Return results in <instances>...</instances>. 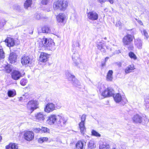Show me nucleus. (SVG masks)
Here are the masks:
<instances>
[{
	"instance_id": "obj_1",
	"label": "nucleus",
	"mask_w": 149,
	"mask_h": 149,
	"mask_svg": "<svg viewBox=\"0 0 149 149\" xmlns=\"http://www.w3.org/2000/svg\"><path fill=\"white\" fill-rule=\"evenodd\" d=\"M54 43L53 40L50 38H44L40 39L39 41V46L40 47H44L49 50L52 49Z\"/></svg>"
},
{
	"instance_id": "obj_2",
	"label": "nucleus",
	"mask_w": 149,
	"mask_h": 149,
	"mask_svg": "<svg viewBox=\"0 0 149 149\" xmlns=\"http://www.w3.org/2000/svg\"><path fill=\"white\" fill-rule=\"evenodd\" d=\"M66 76L67 78L69 81L71 82L72 84L74 86L79 87L80 83L79 80L76 79L74 76L72 75L70 71L67 70L66 72Z\"/></svg>"
},
{
	"instance_id": "obj_3",
	"label": "nucleus",
	"mask_w": 149,
	"mask_h": 149,
	"mask_svg": "<svg viewBox=\"0 0 149 149\" xmlns=\"http://www.w3.org/2000/svg\"><path fill=\"white\" fill-rule=\"evenodd\" d=\"M86 115L83 114L81 117V122L79 124V128L80 130L81 133L84 135L86 131V129L85 126V121L86 120Z\"/></svg>"
},
{
	"instance_id": "obj_4",
	"label": "nucleus",
	"mask_w": 149,
	"mask_h": 149,
	"mask_svg": "<svg viewBox=\"0 0 149 149\" xmlns=\"http://www.w3.org/2000/svg\"><path fill=\"white\" fill-rule=\"evenodd\" d=\"M113 98L115 101L117 103L121 102L122 104H123L126 103L127 102L125 96L121 95L120 93H118L115 95H113Z\"/></svg>"
},
{
	"instance_id": "obj_5",
	"label": "nucleus",
	"mask_w": 149,
	"mask_h": 149,
	"mask_svg": "<svg viewBox=\"0 0 149 149\" xmlns=\"http://www.w3.org/2000/svg\"><path fill=\"white\" fill-rule=\"evenodd\" d=\"M67 120V118L63 116L59 115L57 122V124L59 128L64 127Z\"/></svg>"
},
{
	"instance_id": "obj_6",
	"label": "nucleus",
	"mask_w": 149,
	"mask_h": 149,
	"mask_svg": "<svg viewBox=\"0 0 149 149\" xmlns=\"http://www.w3.org/2000/svg\"><path fill=\"white\" fill-rule=\"evenodd\" d=\"M87 17L91 21L97 20L99 18V14L95 11H90L87 13Z\"/></svg>"
},
{
	"instance_id": "obj_7",
	"label": "nucleus",
	"mask_w": 149,
	"mask_h": 149,
	"mask_svg": "<svg viewBox=\"0 0 149 149\" xmlns=\"http://www.w3.org/2000/svg\"><path fill=\"white\" fill-rule=\"evenodd\" d=\"M134 37L133 36L127 34L123 39V42L125 46L127 45L132 42Z\"/></svg>"
},
{
	"instance_id": "obj_8",
	"label": "nucleus",
	"mask_w": 149,
	"mask_h": 149,
	"mask_svg": "<svg viewBox=\"0 0 149 149\" xmlns=\"http://www.w3.org/2000/svg\"><path fill=\"white\" fill-rule=\"evenodd\" d=\"M114 91L111 88H107L104 90L102 93V95L104 97H110L113 95Z\"/></svg>"
},
{
	"instance_id": "obj_9",
	"label": "nucleus",
	"mask_w": 149,
	"mask_h": 149,
	"mask_svg": "<svg viewBox=\"0 0 149 149\" xmlns=\"http://www.w3.org/2000/svg\"><path fill=\"white\" fill-rule=\"evenodd\" d=\"M59 117V115H51L48 117V119L47 120V122L49 125H53L55 122L57 123Z\"/></svg>"
},
{
	"instance_id": "obj_10",
	"label": "nucleus",
	"mask_w": 149,
	"mask_h": 149,
	"mask_svg": "<svg viewBox=\"0 0 149 149\" xmlns=\"http://www.w3.org/2000/svg\"><path fill=\"white\" fill-rule=\"evenodd\" d=\"M73 52L72 56V59L74 65L77 66L81 62V59L79 58V55L77 52Z\"/></svg>"
},
{
	"instance_id": "obj_11",
	"label": "nucleus",
	"mask_w": 149,
	"mask_h": 149,
	"mask_svg": "<svg viewBox=\"0 0 149 149\" xmlns=\"http://www.w3.org/2000/svg\"><path fill=\"white\" fill-rule=\"evenodd\" d=\"M32 60L29 56L24 55L22 57L21 63L23 65H28L31 64Z\"/></svg>"
},
{
	"instance_id": "obj_12",
	"label": "nucleus",
	"mask_w": 149,
	"mask_h": 149,
	"mask_svg": "<svg viewBox=\"0 0 149 149\" xmlns=\"http://www.w3.org/2000/svg\"><path fill=\"white\" fill-rule=\"evenodd\" d=\"M24 137L26 140L28 141H30L33 139L34 134L32 131H26L24 134Z\"/></svg>"
},
{
	"instance_id": "obj_13",
	"label": "nucleus",
	"mask_w": 149,
	"mask_h": 149,
	"mask_svg": "<svg viewBox=\"0 0 149 149\" xmlns=\"http://www.w3.org/2000/svg\"><path fill=\"white\" fill-rule=\"evenodd\" d=\"M55 109V104L52 103H48L44 108L45 111L47 113L52 112Z\"/></svg>"
},
{
	"instance_id": "obj_14",
	"label": "nucleus",
	"mask_w": 149,
	"mask_h": 149,
	"mask_svg": "<svg viewBox=\"0 0 149 149\" xmlns=\"http://www.w3.org/2000/svg\"><path fill=\"white\" fill-rule=\"evenodd\" d=\"M65 15L63 13H60L56 16L57 22L59 23H63L66 19Z\"/></svg>"
},
{
	"instance_id": "obj_15",
	"label": "nucleus",
	"mask_w": 149,
	"mask_h": 149,
	"mask_svg": "<svg viewBox=\"0 0 149 149\" xmlns=\"http://www.w3.org/2000/svg\"><path fill=\"white\" fill-rule=\"evenodd\" d=\"M11 76L13 79L15 80H17L19 79L20 77L22 76V74L17 70L13 71L12 73Z\"/></svg>"
},
{
	"instance_id": "obj_16",
	"label": "nucleus",
	"mask_w": 149,
	"mask_h": 149,
	"mask_svg": "<svg viewBox=\"0 0 149 149\" xmlns=\"http://www.w3.org/2000/svg\"><path fill=\"white\" fill-rule=\"evenodd\" d=\"M104 44L105 42L102 40L100 42H97V49L103 53L105 52V50L104 48Z\"/></svg>"
},
{
	"instance_id": "obj_17",
	"label": "nucleus",
	"mask_w": 149,
	"mask_h": 149,
	"mask_svg": "<svg viewBox=\"0 0 149 149\" xmlns=\"http://www.w3.org/2000/svg\"><path fill=\"white\" fill-rule=\"evenodd\" d=\"M49 55L47 54L42 52L40 54L39 60L41 62H45L47 61Z\"/></svg>"
},
{
	"instance_id": "obj_18",
	"label": "nucleus",
	"mask_w": 149,
	"mask_h": 149,
	"mask_svg": "<svg viewBox=\"0 0 149 149\" xmlns=\"http://www.w3.org/2000/svg\"><path fill=\"white\" fill-rule=\"evenodd\" d=\"M17 56L13 52L10 53L9 57V61L10 63H13L16 61Z\"/></svg>"
},
{
	"instance_id": "obj_19",
	"label": "nucleus",
	"mask_w": 149,
	"mask_h": 149,
	"mask_svg": "<svg viewBox=\"0 0 149 149\" xmlns=\"http://www.w3.org/2000/svg\"><path fill=\"white\" fill-rule=\"evenodd\" d=\"M132 119L133 121L136 123H141L142 122V117L138 114L134 115Z\"/></svg>"
},
{
	"instance_id": "obj_20",
	"label": "nucleus",
	"mask_w": 149,
	"mask_h": 149,
	"mask_svg": "<svg viewBox=\"0 0 149 149\" xmlns=\"http://www.w3.org/2000/svg\"><path fill=\"white\" fill-rule=\"evenodd\" d=\"M5 42L7 43V46L8 47H13L15 44L14 39L11 38H8L5 40Z\"/></svg>"
},
{
	"instance_id": "obj_21",
	"label": "nucleus",
	"mask_w": 149,
	"mask_h": 149,
	"mask_svg": "<svg viewBox=\"0 0 149 149\" xmlns=\"http://www.w3.org/2000/svg\"><path fill=\"white\" fill-rule=\"evenodd\" d=\"M45 115L43 112H39L35 115V117L37 121H42L45 119Z\"/></svg>"
},
{
	"instance_id": "obj_22",
	"label": "nucleus",
	"mask_w": 149,
	"mask_h": 149,
	"mask_svg": "<svg viewBox=\"0 0 149 149\" xmlns=\"http://www.w3.org/2000/svg\"><path fill=\"white\" fill-rule=\"evenodd\" d=\"M60 10L64 11L68 6V2L66 0H60Z\"/></svg>"
},
{
	"instance_id": "obj_23",
	"label": "nucleus",
	"mask_w": 149,
	"mask_h": 149,
	"mask_svg": "<svg viewBox=\"0 0 149 149\" xmlns=\"http://www.w3.org/2000/svg\"><path fill=\"white\" fill-rule=\"evenodd\" d=\"M60 0H56L54 3L53 8L55 10H60L61 9Z\"/></svg>"
},
{
	"instance_id": "obj_24",
	"label": "nucleus",
	"mask_w": 149,
	"mask_h": 149,
	"mask_svg": "<svg viewBox=\"0 0 149 149\" xmlns=\"http://www.w3.org/2000/svg\"><path fill=\"white\" fill-rule=\"evenodd\" d=\"M85 142L81 140L79 141L76 143V148L77 149H82Z\"/></svg>"
},
{
	"instance_id": "obj_25",
	"label": "nucleus",
	"mask_w": 149,
	"mask_h": 149,
	"mask_svg": "<svg viewBox=\"0 0 149 149\" xmlns=\"http://www.w3.org/2000/svg\"><path fill=\"white\" fill-rule=\"evenodd\" d=\"M134 44L139 49L142 48V41L140 39L137 38L135 39Z\"/></svg>"
},
{
	"instance_id": "obj_26",
	"label": "nucleus",
	"mask_w": 149,
	"mask_h": 149,
	"mask_svg": "<svg viewBox=\"0 0 149 149\" xmlns=\"http://www.w3.org/2000/svg\"><path fill=\"white\" fill-rule=\"evenodd\" d=\"M135 69L134 65L132 64L127 67L125 70V71L126 74H128L132 72V71Z\"/></svg>"
},
{
	"instance_id": "obj_27",
	"label": "nucleus",
	"mask_w": 149,
	"mask_h": 149,
	"mask_svg": "<svg viewBox=\"0 0 149 149\" xmlns=\"http://www.w3.org/2000/svg\"><path fill=\"white\" fill-rule=\"evenodd\" d=\"M24 3V6L25 9H27L29 7H31L32 4V0H25Z\"/></svg>"
},
{
	"instance_id": "obj_28",
	"label": "nucleus",
	"mask_w": 149,
	"mask_h": 149,
	"mask_svg": "<svg viewBox=\"0 0 149 149\" xmlns=\"http://www.w3.org/2000/svg\"><path fill=\"white\" fill-rule=\"evenodd\" d=\"M113 73V71L112 70H109L108 72L107 77L106 79L107 81H112L113 77L112 74Z\"/></svg>"
},
{
	"instance_id": "obj_29",
	"label": "nucleus",
	"mask_w": 149,
	"mask_h": 149,
	"mask_svg": "<svg viewBox=\"0 0 149 149\" xmlns=\"http://www.w3.org/2000/svg\"><path fill=\"white\" fill-rule=\"evenodd\" d=\"M88 147L90 149H93L96 147V145L93 140H91L89 142L88 144Z\"/></svg>"
},
{
	"instance_id": "obj_30",
	"label": "nucleus",
	"mask_w": 149,
	"mask_h": 149,
	"mask_svg": "<svg viewBox=\"0 0 149 149\" xmlns=\"http://www.w3.org/2000/svg\"><path fill=\"white\" fill-rule=\"evenodd\" d=\"M42 30L43 33H48L51 32L50 28L47 26H44L42 27Z\"/></svg>"
},
{
	"instance_id": "obj_31",
	"label": "nucleus",
	"mask_w": 149,
	"mask_h": 149,
	"mask_svg": "<svg viewBox=\"0 0 149 149\" xmlns=\"http://www.w3.org/2000/svg\"><path fill=\"white\" fill-rule=\"evenodd\" d=\"M31 101H32L33 103L32 104L33 109L32 111H33L35 109L38 108V102L36 100H31Z\"/></svg>"
},
{
	"instance_id": "obj_32",
	"label": "nucleus",
	"mask_w": 149,
	"mask_h": 149,
	"mask_svg": "<svg viewBox=\"0 0 149 149\" xmlns=\"http://www.w3.org/2000/svg\"><path fill=\"white\" fill-rule=\"evenodd\" d=\"M49 139L47 137H42L39 138L38 140V142L39 143H42L43 142H45L48 141Z\"/></svg>"
},
{
	"instance_id": "obj_33",
	"label": "nucleus",
	"mask_w": 149,
	"mask_h": 149,
	"mask_svg": "<svg viewBox=\"0 0 149 149\" xmlns=\"http://www.w3.org/2000/svg\"><path fill=\"white\" fill-rule=\"evenodd\" d=\"M5 69L6 72L8 73H9L11 72L12 70V68L11 67V65L9 64L5 65Z\"/></svg>"
},
{
	"instance_id": "obj_34",
	"label": "nucleus",
	"mask_w": 149,
	"mask_h": 149,
	"mask_svg": "<svg viewBox=\"0 0 149 149\" xmlns=\"http://www.w3.org/2000/svg\"><path fill=\"white\" fill-rule=\"evenodd\" d=\"M33 103L32 101H30L27 104V107L29 110L31 112H32L33 111H32V109H33L32 104Z\"/></svg>"
},
{
	"instance_id": "obj_35",
	"label": "nucleus",
	"mask_w": 149,
	"mask_h": 149,
	"mask_svg": "<svg viewBox=\"0 0 149 149\" xmlns=\"http://www.w3.org/2000/svg\"><path fill=\"white\" fill-rule=\"evenodd\" d=\"M109 146L108 144L105 143L100 146V149H109Z\"/></svg>"
},
{
	"instance_id": "obj_36",
	"label": "nucleus",
	"mask_w": 149,
	"mask_h": 149,
	"mask_svg": "<svg viewBox=\"0 0 149 149\" xmlns=\"http://www.w3.org/2000/svg\"><path fill=\"white\" fill-rule=\"evenodd\" d=\"M73 49H72V52H75V50L74 48H75L76 47H80V45L79 42L78 41L74 42H73V44L72 45Z\"/></svg>"
},
{
	"instance_id": "obj_37",
	"label": "nucleus",
	"mask_w": 149,
	"mask_h": 149,
	"mask_svg": "<svg viewBox=\"0 0 149 149\" xmlns=\"http://www.w3.org/2000/svg\"><path fill=\"white\" fill-rule=\"evenodd\" d=\"M41 133H49L50 130L46 127H42L41 128Z\"/></svg>"
},
{
	"instance_id": "obj_38",
	"label": "nucleus",
	"mask_w": 149,
	"mask_h": 149,
	"mask_svg": "<svg viewBox=\"0 0 149 149\" xmlns=\"http://www.w3.org/2000/svg\"><path fill=\"white\" fill-rule=\"evenodd\" d=\"M91 135L97 137H100L101 135L99 133L94 130H92L91 131Z\"/></svg>"
},
{
	"instance_id": "obj_39",
	"label": "nucleus",
	"mask_w": 149,
	"mask_h": 149,
	"mask_svg": "<svg viewBox=\"0 0 149 149\" xmlns=\"http://www.w3.org/2000/svg\"><path fill=\"white\" fill-rule=\"evenodd\" d=\"M5 57V54L2 46H0V59L3 58Z\"/></svg>"
},
{
	"instance_id": "obj_40",
	"label": "nucleus",
	"mask_w": 149,
	"mask_h": 149,
	"mask_svg": "<svg viewBox=\"0 0 149 149\" xmlns=\"http://www.w3.org/2000/svg\"><path fill=\"white\" fill-rule=\"evenodd\" d=\"M129 56L132 59H133L134 60H136L137 57L132 52H130L129 53Z\"/></svg>"
},
{
	"instance_id": "obj_41",
	"label": "nucleus",
	"mask_w": 149,
	"mask_h": 149,
	"mask_svg": "<svg viewBox=\"0 0 149 149\" xmlns=\"http://www.w3.org/2000/svg\"><path fill=\"white\" fill-rule=\"evenodd\" d=\"M52 0H41V3L43 5H46L52 2Z\"/></svg>"
},
{
	"instance_id": "obj_42",
	"label": "nucleus",
	"mask_w": 149,
	"mask_h": 149,
	"mask_svg": "<svg viewBox=\"0 0 149 149\" xmlns=\"http://www.w3.org/2000/svg\"><path fill=\"white\" fill-rule=\"evenodd\" d=\"M145 101L146 104H149V96H147L145 99ZM146 109L147 111H149V106L148 105H146Z\"/></svg>"
},
{
	"instance_id": "obj_43",
	"label": "nucleus",
	"mask_w": 149,
	"mask_h": 149,
	"mask_svg": "<svg viewBox=\"0 0 149 149\" xmlns=\"http://www.w3.org/2000/svg\"><path fill=\"white\" fill-rule=\"evenodd\" d=\"M15 91L11 90L8 91V96L9 97H13L15 95Z\"/></svg>"
},
{
	"instance_id": "obj_44",
	"label": "nucleus",
	"mask_w": 149,
	"mask_h": 149,
	"mask_svg": "<svg viewBox=\"0 0 149 149\" xmlns=\"http://www.w3.org/2000/svg\"><path fill=\"white\" fill-rule=\"evenodd\" d=\"M27 82V81L26 79H23L21 80L20 84L24 86L26 85Z\"/></svg>"
},
{
	"instance_id": "obj_45",
	"label": "nucleus",
	"mask_w": 149,
	"mask_h": 149,
	"mask_svg": "<svg viewBox=\"0 0 149 149\" xmlns=\"http://www.w3.org/2000/svg\"><path fill=\"white\" fill-rule=\"evenodd\" d=\"M142 34L147 39L149 37L148 34L146 31L144 29H143V31H141Z\"/></svg>"
},
{
	"instance_id": "obj_46",
	"label": "nucleus",
	"mask_w": 149,
	"mask_h": 149,
	"mask_svg": "<svg viewBox=\"0 0 149 149\" xmlns=\"http://www.w3.org/2000/svg\"><path fill=\"white\" fill-rule=\"evenodd\" d=\"M101 3L104 2L106 1H109L110 3L113 4L114 2V0H98Z\"/></svg>"
},
{
	"instance_id": "obj_47",
	"label": "nucleus",
	"mask_w": 149,
	"mask_h": 149,
	"mask_svg": "<svg viewBox=\"0 0 149 149\" xmlns=\"http://www.w3.org/2000/svg\"><path fill=\"white\" fill-rule=\"evenodd\" d=\"M34 17L35 19H39L41 18V16L40 14L36 13Z\"/></svg>"
},
{
	"instance_id": "obj_48",
	"label": "nucleus",
	"mask_w": 149,
	"mask_h": 149,
	"mask_svg": "<svg viewBox=\"0 0 149 149\" xmlns=\"http://www.w3.org/2000/svg\"><path fill=\"white\" fill-rule=\"evenodd\" d=\"M13 143H10L6 146V149H12Z\"/></svg>"
},
{
	"instance_id": "obj_49",
	"label": "nucleus",
	"mask_w": 149,
	"mask_h": 149,
	"mask_svg": "<svg viewBox=\"0 0 149 149\" xmlns=\"http://www.w3.org/2000/svg\"><path fill=\"white\" fill-rule=\"evenodd\" d=\"M34 131L37 133H41V128H36L34 129Z\"/></svg>"
},
{
	"instance_id": "obj_50",
	"label": "nucleus",
	"mask_w": 149,
	"mask_h": 149,
	"mask_svg": "<svg viewBox=\"0 0 149 149\" xmlns=\"http://www.w3.org/2000/svg\"><path fill=\"white\" fill-rule=\"evenodd\" d=\"M5 24V22L4 20H3V21H0V28H2Z\"/></svg>"
},
{
	"instance_id": "obj_51",
	"label": "nucleus",
	"mask_w": 149,
	"mask_h": 149,
	"mask_svg": "<svg viewBox=\"0 0 149 149\" xmlns=\"http://www.w3.org/2000/svg\"><path fill=\"white\" fill-rule=\"evenodd\" d=\"M12 149H18L17 144L15 143H13Z\"/></svg>"
},
{
	"instance_id": "obj_52",
	"label": "nucleus",
	"mask_w": 149,
	"mask_h": 149,
	"mask_svg": "<svg viewBox=\"0 0 149 149\" xmlns=\"http://www.w3.org/2000/svg\"><path fill=\"white\" fill-rule=\"evenodd\" d=\"M122 25V23L120 21H118L117 22V23L116 24V25L117 26H121Z\"/></svg>"
},
{
	"instance_id": "obj_53",
	"label": "nucleus",
	"mask_w": 149,
	"mask_h": 149,
	"mask_svg": "<svg viewBox=\"0 0 149 149\" xmlns=\"http://www.w3.org/2000/svg\"><path fill=\"white\" fill-rule=\"evenodd\" d=\"M143 13L147 14L148 15H149V11L145 9V11L143 12Z\"/></svg>"
},
{
	"instance_id": "obj_54",
	"label": "nucleus",
	"mask_w": 149,
	"mask_h": 149,
	"mask_svg": "<svg viewBox=\"0 0 149 149\" xmlns=\"http://www.w3.org/2000/svg\"><path fill=\"white\" fill-rule=\"evenodd\" d=\"M136 21H137V22H138L141 25H143V23L140 20H139V19H136Z\"/></svg>"
},
{
	"instance_id": "obj_55",
	"label": "nucleus",
	"mask_w": 149,
	"mask_h": 149,
	"mask_svg": "<svg viewBox=\"0 0 149 149\" xmlns=\"http://www.w3.org/2000/svg\"><path fill=\"white\" fill-rule=\"evenodd\" d=\"M25 97V95H23L22 97H20L19 100H25V99H24Z\"/></svg>"
},
{
	"instance_id": "obj_56",
	"label": "nucleus",
	"mask_w": 149,
	"mask_h": 149,
	"mask_svg": "<svg viewBox=\"0 0 149 149\" xmlns=\"http://www.w3.org/2000/svg\"><path fill=\"white\" fill-rule=\"evenodd\" d=\"M128 49L129 50H132L133 49V47L132 45H131L130 47H128Z\"/></svg>"
},
{
	"instance_id": "obj_57",
	"label": "nucleus",
	"mask_w": 149,
	"mask_h": 149,
	"mask_svg": "<svg viewBox=\"0 0 149 149\" xmlns=\"http://www.w3.org/2000/svg\"><path fill=\"white\" fill-rule=\"evenodd\" d=\"M109 58V57H106L105 59V62L107 61L108 59Z\"/></svg>"
},
{
	"instance_id": "obj_58",
	"label": "nucleus",
	"mask_w": 149,
	"mask_h": 149,
	"mask_svg": "<svg viewBox=\"0 0 149 149\" xmlns=\"http://www.w3.org/2000/svg\"><path fill=\"white\" fill-rule=\"evenodd\" d=\"M1 139H2L1 136L0 135V141H1Z\"/></svg>"
},
{
	"instance_id": "obj_59",
	"label": "nucleus",
	"mask_w": 149,
	"mask_h": 149,
	"mask_svg": "<svg viewBox=\"0 0 149 149\" xmlns=\"http://www.w3.org/2000/svg\"><path fill=\"white\" fill-rule=\"evenodd\" d=\"M56 141H58L59 142H60V143H61V142L60 141V140H58H58H56Z\"/></svg>"
},
{
	"instance_id": "obj_60",
	"label": "nucleus",
	"mask_w": 149,
	"mask_h": 149,
	"mask_svg": "<svg viewBox=\"0 0 149 149\" xmlns=\"http://www.w3.org/2000/svg\"><path fill=\"white\" fill-rule=\"evenodd\" d=\"M102 87L103 88H104V86L103 85L102 86Z\"/></svg>"
},
{
	"instance_id": "obj_61",
	"label": "nucleus",
	"mask_w": 149,
	"mask_h": 149,
	"mask_svg": "<svg viewBox=\"0 0 149 149\" xmlns=\"http://www.w3.org/2000/svg\"><path fill=\"white\" fill-rule=\"evenodd\" d=\"M104 40H106L107 39V38L106 37H105L104 38Z\"/></svg>"
},
{
	"instance_id": "obj_62",
	"label": "nucleus",
	"mask_w": 149,
	"mask_h": 149,
	"mask_svg": "<svg viewBox=\"0 0 149 149\" xmlns=\"http://www.w3.org/2000/svg\"><path fill=\"white\" fill-rule=\"evenodd\" d=\"M104 65L103 64H102V66H103Z\"/></svg>"
}]
</instances>
